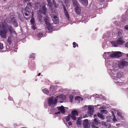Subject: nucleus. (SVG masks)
<instances>
[{
  "instance_id": "obj_32",
  "label": "nucleus",
  "mask_w": 128,
  "mask_h": 128,
  "mask_svg": "<svg viewBox=\"0 0 128 128\" xmlns=\"http://www.w3.org/2000/svg\"><path fill=\"white\" fill-rule=\"evenodd\" d=\"M70 118H71L70 115H68L66 117V119L67 122L70 120Z\"/></svg>"
},
{
  "instance_id": "obj_23",
  "label": "nucleus",
  "mask_w": 128,
  "mask_h": 128,
  "mask_svg": "<svg viewBox=\"0 0 128 128\" xmlns=\"http://www.w3.org/2000/svg\"><path fill=\"white\" fill-rule=\"evenodd\" d=\"M111 112L112 114V116L113 117V118L112 119V120L114 122H116L117 121V120L116 119V116L114 114L113 112L112 111Z\"/></svg>"
},
{
  "instance_id": "obj_40",
  "label": "nucleus",
  "mask_w": 128,
  "mask_h": 128,
  "mask_svg": "<svg viewBox=\"0 0 128 128\" xmlns=\"http://www.w3.org/2000/svg\"><path fill=\"white\" fill-rule=\"evenodd\" d=\"M34 19L32 18L30 20V21L32 24H34Z\"/></svg>"
},
{
  "instance_id": "obj_60",
  "label": "nucleus",
  "mask_w": 128,
  "mask_h": 128,
  "mask_svg": "<svg viewBox=\"0 0 128 128\" xmlns=\"http://www.w3.org/2000/svg\"><path fill=\"white\" fill-rule=\"evenodd\" d=\"M96 98L98 97V94H96Z\"/></svg>"
},
{
  "instance_id": "obj_15",
  "label": "nucleus",
  "mask_w": 128,
  "mask_h": 128,
  "mask_svg": "<svg viewBox=\"0 0 128 128\" xmlns=\"http://www.w3.org/2000/svg\"><path fill=\"white\" fill-rule=\"evenodd\" d=\"M63 8L64 9V14H65V16H66V18H67L68 20H69V16L68 14V13L67 12V10H66V9L64 5V6L63 7Z\"/></svg>"
},
{
  "instance_id": "obj_28",
  "label": "nucleus",
  "mask_w": 128,
  "mask_h": 128,
  "mask_svg": "<svg viewBox=\"0 0 128 128\" xmlns=\"http://www.w3.org/2000/svg\"><path fill=\"white\" fill-rule=\"evenodd\" d=\"M106 118L107 120L106 121L107 122H109L111 120V116H107L106 117Z\"/></svg>"
},
{
  "instance_id": "obj_33",
  "label": "nucleus",
  "mask_w": 128,
  "mask_h": 128,
  "mask_svg": "<svg viewBox=\"0 0 128 128\" xmlns=\"http://www.w3.org/2000/svg\"><path fill=\"white\" fill-rule=\"evenodd\" d=\"M93 110H88V115L90 116H91L92 114H93Z\"/></svg>"
},
{
  "instance_id": "obj_44",
  "label": "nucleus",
  "mask_w": 128,
  "mask_h": 128,
  "mask_svg": "<svg viewBox=\"0 0 128 128\" xmlns=\"http://www.w3.org/2000/svg\"><path fill=\"white\" fill-rule=\"evenodd\" d=\"M102 125L105 126H107L106 122H102Z\"/></svg>"
},
{
  "instance_id": "obj_30",
  "label": "nucleus",
  "mask_w": 128,
  "mask_h": 128,
  "mask_svg": "<svg viewBox=\"0 0 128 128\" xmlns=\"http://www.w3.org/2000/svg\"><path fill=\"white\" fill-rule=\"evenodd\" d=\"M60 96L61 98V99L62 100H64L66 98V96L63 94L60 95Z\"/></svg>"
},
{
  "instance_id": "obj_57",
  "label": "nucleus",
  "mask_w": 128,
  "mask_h": 128,
  "mask_svg": "<svg viewBox=\"0 0 128 128\" xmlns=\"http://www.w3.org/2000/svg\"><path fill=\"white\" fill-rule=\"evenodd\" d=\"M126 20L124 18L122 20V21L123 22H125L126 21Z\"/></svg>"
},
{
  "instance_id": "obj_26",
  "label": "nucleus",
  "mask_w": 128,
  "mask_h": 128,
  "mask_svg": "<svg viewBox=\"0 0 128 128\" xmlns=\"http://www.w3.org/2000/svg\"><path fill=\"white\" fill-rule=\"evenodd\" d=\"M100 111L101 113L103 114H106L108 112L106 110L104 109L100 110Z\"/></svg>"
},
{
  "instance_id": "obj_25",
  "label": "nucleus",
  "mask_w": 128,
  "mask_h": 128,
  "mask_svg": "<svg viewBox=\"0 0 128 128\" xmlns=\"http://www.w3.org/2000/svg\"><path fill=\"white\" fill-rule=\"evenodd\" d=\"M34 4H32V3L31 2H29L27 4V6L28 7H28H34Z\"/></svg>"
},
{
  "instance_id": "obj_45",
  "label": "nucleus",
  "mask_w": 128,
  "mask_h": 128,
  "mask_svg": "<svg viewBox=\"0 0 128 128\" xmlns=\"http://www.w3.org/2000/svg\"><path fill=\"white\" fill-rule=\"evenodd\" d=\"M124 28L125 30L128 31V25H126V26H124Z\"/></svg>"
},
{
  "instance_id": "obj_51",
  "label": "nucleus",
  "mask_w": 128,
  "mask_h": 128,
  "mask_svg": "<svg viewBox=\"0 0 128 128\" xmlns=\"http://www.w3.org/2000/svg\"><path fill=\"white\" fill-rule=\"evenodd\" d=\"M8 41L10 44L11 43V41H10V38H8Z\"/></svg>"
},
{
  "instance_id": "obj_42",
  "label": "nucleus",
  "mask_w": 128,
  "mask_h": 128,
  "mask_svg": "<svg viewBox=\"0 0 128 128\" xmlns=\"http://www.w3.org/2000/svg\"><path fill=\"white\" fill-rule=\"evenodd\" d=\"M3 47L2 44L0 42V49H2Z\"/></svg>"
},
{
  "instance_id": "obj_36",
  "label": "nucleus",
  "mask_w": 128,
  "mask_h": 128,
  "mask_svg": "<svg viewBox=\"0 0 128 128\" xmlns=\"http://www.w3.org/2000/svg\"><path fill=\"white\" fill-rule=\"evenodd\" d=\"M55 98L56 99L57 101L58 100L62 99L61 98L60 96V95L57 96Z\"/></svg>"
},
{
  "instance_id": "obj_20",
  "label": "nucleus",
  "mask_w": 128,
  "mask_h": 128,
  "mask_svg": "<svg viewBox=\"0 0 128 128\" xmlns=\"http://www.w3.org/2000/svg\"><path fill=\"white\" fill-rule=\"evenodd\" d=\"M73 5L74 6H76L79 5L78 1L77 0H72Z\"/></svg>"
},
{
  "instance_id": "obj_62",
  "label": "nucleus",
  "mask_w": 128,
  "mask_h": 128,
  "mask_svg": "<svg viewBox=\"0 0 128 128\" xmlns=\"http://www.w3.org/2000/svg\"><path fill=\"white\" fill-rule=\"evenodd\" d=\"M86 18V17L84 18H82V20H84V19Z\"/></svg>"
},
{
  "instance_id": "obj_63",
  "label": "nucleus",
  "mask_w": 128,
  "mask_h": 128,
  "mask_svg": "<svg viewBox=\"0 0 128 128\" xmlns=\"http://www.w3.org/2000/svg\"><path fill=\"white\" fill-rule=\"evenodd\" d=\"M104 0H100V2H101L104 1Z\"/></svg>"
},
{
  "instance_id": "obj_43",
  "label": "nucleus",
  "mask_w": 128,
  "mask_h": 128,
  "mask_svg": "<svg viewBox=\"0 0 128 128\" xmlns=\"http://www.w3.org/2000/svg\"><path fill=\"white\" fill-rule=\"evenodd\" d=\"M82 108L83 109L82 110H83V111L86 110H87V106H85L84 107H83Z\"/></svg>"
},
{
  "instance_id": "obj_35",
  "label": "nucleus",
  "mask_w": 128,
  "mask_h": 128,
  "mask_svg": "<svg viewBox=\"0 0 128 128\" xmlns=\"http://www.w3.org/2000/svg\"><path fill=\"white\" fill-rule=\"evenodd\" d=\"M117 114L118 116L121 117L122 116V114L121 112L118 111H117Z\"/></svg>"
},
{
  "instance_id": "obj_21",
  "label": "nucleus",
  "mask_w": 128,
  "mask_h": 128,
  "mask_svg": "<svg viewBox=\"0 0 128 128\" xmlns=\"http://www.w3.org/2000/svg\"><path fill=\"white\" fill-rule=\"evenodd\" d=\"M97 116L98 118H100L102 120H104L105 118L104 116L100 113H98Z\"/></svg>"
},
{
  "instance_id": "obj_1",
  "label": "nucleus",
  "mask_w": 128,
  "mask_h": 128,
  "mask_svg": "<svg viewBox=\"0 0 128 128\" xmlns=\"http://www.w3.org/2000/svg\"><path fill=\"white\" fill-rule=\"evenodd\" d=\"M108 72L110 75L113 80L118 85H121L123 84L122 81L120 79L123 75L122 72H119L118 73L116 72V71H114L111 68H108Z\"/></svg>"
},
{
  "instance_id": "obj_55",
  "label": "nucleus",
  "mask_w": 128,
  "mask_h": 128,
  "mask_svg": "<svg viewBox=\"0 0 128 128\" xmlns=\"http://www.w3.org/2000/svg\"><path fill=\"white\" fill-rule=\"evenodd\" d=\"M60 113V111H59V112H56L55 113V114H59Z\"/></svg>"
},
{
  "instance_id": "obj_53",
  "label": "nucleus",
  "mask_w": 128,
  "mask_h": 128,
  "mask_svg": "<svg viewBox=\"0 0 128 128\" xmlns=\"http://www.w3.org/2000/svg\"><path fill=\"white\" fill-rule=\"evenodd\" d=\"M125 46L126 47L128 48V42L125 44Z\"/></svg>"
},
{
  "instance_id": "obj_7",
  "label": "nucleus",
  "mask_w": 128,
  "mask_h": 128,
  "mask_svg": "<svg viewBox=\"0 0 128 128\" xmlns=\"http://www.w3.org/2000/svg\"><path fill=\"white\" fill-rule=\"evenodd\" d=\"M125 42L122 37L118 38L116 41H113L111 42L112 45L114 47H118V45H122Z\"/></svg>"
},
{
  "instance_id": "obj_50",
  "label": "nucleus",
  "mask_w": 128,
  "mask_h": 128,
  "mask_svg": "<svg viewBox=\"0 0 128 128\" xmlns=\"http://www.w3.org/2000/svg\"><path fill=\"white\" fill-rule=\"evenodd\" d=\"M79 96H77L75 98V99L76 100H78L79 99Z\"/></svg>"
},
{
  "instance_id": "obj_16",
  "label": "nucleus",
  "mask_w": 128,
  "mask_h": 128,
  "mask_svg": "<svg viewBox=\"0 0 128 128\" xmlns=\"http://www.w3.org/2000/svg\"><path fill=\"white\" fill-rule=\"evenodd\" d=\"M75 10L77 14H80V5L76 6Z\"/></svg>"
},
{
  "instance_id": "obj_4",
  "label": "nucleus",
  "mask_w": 128,
  "mask_h": 128,
  "mask_svg": "<svg viewBox=\"0 0 128 128\" xmlns=\"http://www.w3.org/2000/svg\"><path fill=\"white\" fill-rule=\"evenodd\" d=\"M128 65V62L125 60H121L118 63L117 62H114L111 68H112L114 71H117L119 68H122L125 66H126Z\"/></svg>"
},
{
  "instance_id": "obj_10",
  "label": "nucleus",
  "mask_w": 128,
  "mask_h": 128,
  "mask_svg": "<svg viewBox=\"0 0 128 128\" xmlns=\"http://www.w3.org/2000/svg\"><path fill=\"white\" fill-rule=\"evenodd\" d=\"M44 20L46 28L49 30H51L52 28V25L50 23L49 18L47 16L46 17Z\"/></svg>"
},
{
  "instance_id": "obj_38",
  "label": "nucleus",
  "mask_w": 128,
  "mask_h": 128,
  "mask_svg": "<svg viewBox=\"0 0 128 128\" xmlns=\"http://www.w3.org/2000/svg\"><path fill=\"white\" fill-rule=\"evenodd\" d=\"M122 31L121 30H120L118 32V36H121L122 34Z\"/></svg>"
},
{
  "instance_id": "obj_19",
  "label": "nucleus",
  "mask_w": 128,
  "mask_h": 128,
  "mask_svg": "<svg viewBox=\"0 0 128 128\" xmlns=\"http://www.w3.org/2000/svg\"><path fill=\"white\" fill-rule=\"evenodd\" d=\"M41 13H41L40 14L39 12H38V18L39 21L40 22V23L42 24V16L41 15Z\"/></svg>"
},
{
  "instance_id": "obj_46",
  "label": "nucleus",
  "mask_w": 128,
  "mask_h": 128,
  "mask_svg": "<svg viewBox=\"0 0 128 128\" xmlns=\"http://www.w3.org/2000/svg\"><path fill=\"white\" fill-rule=\"evenodd\" d=\"M34 55V54H31L30 55V57L32 58H34L35 57Z\"/></svg>"
},
{
  "instance_id": "obj_9",
  "label": "nucleus",
  "mask_w": 128,
  "mask_h": 128,
  "mask_svg": "<svg viewBox=\"0 0 128 128\" xmlns=\"http://www.w3.org/2000/svg\"><path fill=\"white\" fill-rule=\"evenodd\" d=\"M48 3V6L49 7V9L51 10L50 12V14L51 16L52 17V16H54L55 14V10L53 8V4L51 3L50 0H47Z\"/></svg>"
},
{
  "instance_id": "obj_29",
  "label": "nucleus",
  "mask_w": 128,
  "mask_h": 128,
  "mask_svg": "<svg viewBox=\"0 0 128 128\" xmlns=\"http://www.w3.org/2000/svg\"><path fill=\"white\" fill-rule=\"evenodd\" d=\"M94 122L95 124L96 125H98V124H100V123L98 122V120L96 118L94 119Z\"/></svg>"
},
{
  "instance_id": "obj_11",
  "label": "nucleus",
  "mask_w": 128,
  "mask_h": 128,
  "mask_svg": "<svg viewBox=\"0 0 128 128\" xmlns=\"http://www.w3.org/2000/svg\"><path fill=\"white\" fill-rule=\"evenodd\" d=\"M121 56V52H116L113 53H112L110 52V58H119Z\"/></svg>"
},
{
  "instance_id": "obj_5",
  "label": "nucleus",
  "mask_w": 128,
  "mask_h": 128,
  "mask_svg": "<svg viewBox=\"0 0 128 128\" xmlns=\"http://www.w3.org/2000/svg\"><path fill=\"white\" fill-rule=\"evenodd\" d=\"M110 52H105L104 53L103 57L106 60V65L107 66L108 69L111 68L112 66L111 65L112 63V62L111 61H110V60H106V59H109L110 58Z\"/></svg>"
},
{
  "instance_id": "obj_48",
  "label": "nucleus",
  "mask_w": 128,
  "mask_h": 128,
  "mask_svg": "<svg viewBox=\"0 0 128 128\" xmlns=\"http://www.w3.org/2000/svg\"><path fill=\"white\" fill-rule=\"evenodd\" d=\"M69 0H64V3L65 4H67L69 2Z\"/></svg>"
},
{
  "instance_id": "obj_3",
  "label": "nucleus",
  "mask_w": 128,
  "mask_h": 128,
  "mask_svg": "<svg viewBox=\"0 0 128 128\" xmlns=\"http://www.w3.org/2000/svg\"><path fill=\"white\" fill-rule=\"evenodd\" d=\"M34 5V7L35 9H39L38 11V13L39 12L40 14L42 13L44 14H46L47 10L46 7V4H45L41 3L40 2H37Z\"/></svg>"
},
{
  "instance_id": "obj_37",
  "label": "nucleus",
  "mask_w": 128,
  "mask_h": 128,
  "mask_svg": "<svg viewBox=\"0 0 128 128\" xmlns=\"http://www.w3.org/2000/svg\"><path fill=\"white\" fill-rule=\"evenodd\" d=\"M88 110H93L94 108H93L91 106H88Z\"/></svg>"
},
{
  "instance_id": "obj_17",
  "label": "nucleus",
  "mask_w": 128,
  "mask_h": 128,
  "mask_svg": "<svg viewBox=\"0 0 128 128\" xmlns=\"http://www.w3.org/2000/svg\"><path fill=\"white\" fill-rule=\"evenodd\" d=\"M79 1L84 6H86L88 5V0H79Z\"/></svg>"
},
{
  "instance_id": "obj_56",
  "label": "nucleus",
  "mask_w": 128,
  "mask_h": 128,
  "mask_svg": "<svg viewBox=\"0 0 128 128\" xmlns=\"http://www.w3.org/2000/svg\"><path fill=\"white\" fill-rule=\"evenodd\" d=\"M68 124L69 125H71L72 124V123L70 121L68 122Z\"/></svg>"
},
{
  "instance_id": "obj_13",
  "label": "nucleus",
  "mask_w": 128,
  "mask_h": 128,
  "mask_svg": "<svg viewBox=\"0 0 128 128\" xmlns=\"http://www.w3.org/2000/svg\"><path fill=\"white\" fill-rule=\"evenodd\" d=\"M78 115V113L76 110L72 111V115H70L71 118L74 120H76V116Z\"/></svg>"
},
{
  "instance_id": "obj_52",
  "label": "nucleus",
  "mask_w": 128,
  "mask_h": 128,
  "mask_svg": "<svg viewBox=\"0 0 128 128\" xmlns=\"http://www.w3.org/2000/svg\"><path fill=\"white\" fill-rule=\"evenodd\" d=\"M83 100V99H82V98H81V97H80L79 96V100H79V101H82Z\"/></svg>"
},
{
  "instance_id": "obj_8",
  "label": "nucleus",
  "mask_w": 128,
  "mask_h": 128,
  "mask_svg": "<svg viewBox=\"0 0 128 128\" xmlns=\"http://www.w3.org/2000/svg\"><path fill=\"white\" fill-rule=\"evenodd\" d=\"M57 102L56 99L52 96L48 100V104L49 106H53Z\"/></svg>"
},
{
  "instance_id": "obj_47",
  "label": "nucleus",
  "mask_w": 128,
  "mask_h": 128,
  "mask_svg": "<svg viewBox=\"0 0 128 128\" xmlns=\"http://www.w3.org/2000/svg\"><path fill=\"white\" fill-rule=\"evenodd\" d=\"M92 128H98V126H96L94 124L92 125Z\"/></svg>"
},
{
  "instance_id": "obj_64",
  "label": "nucleus",
  "mask_w": 128,
  "mask_h": 128,
  "mask_svg": "<svg viewBox=\"0 0 128 128\" xmlns=\"http://www.w3.org/2000/svg\"><path fill=\"white\" fill-rule=\"evenodd\" d=\"M126 56L127 57H128V54H126Z\"/></svg>"
},
{
  "instance_id": "obj_12",
  "label": "nucleus",
  "mask_w": 128,
  "mask_h": 128,
  "mask_svg": "<svg viewBox=\"0 0 128 128\" xmlns=\"http://www.w3.org/2000/svg\"><path fill=\"white\" fill-rule=\"evenodd\" d=\"M83 125L84 128H90V124L88 119H85L83 121Z\"/></svg>"
},
{
  "instance_id": "obj_61",
  "label": "nucleus",
  "mask_w": 128,
  "mask_h": 128,
  "mask_svg": "<svg viewBox=\"0 0 128 128\" xmlns=\"http://www.w3.org/2000/svg\"><path fill=\"white\" fill-rule=\"evenodd\" d=\"M88 21V20H85V21H84V22H86Z\"/></svg>"
},
{
  "instance_id": "obj_59",
  "label": "nucleus",
  "mask_w": 128,
  "mask_h": 128,
  "mask_svg": "<svg viewBox=\"0 0 128 128\" xmlns=\"http://www.w3.org/2000/svg\"><path fill=\"white\" fill-rule=\"evenodd\" d=\"M97 117L96 116V114H94V118H96Z\"/></svg>"
},
{
  "instance_id": "obj_39",
  "label": "nucleus",
  "mask_w": 128,
  "mask_h": 128,
  "mask_svg": "<svg viewBox=\"0 0 128 128\" xmlns=\"http://www.w3.org/2000/svg\"><path fill=\"white\" fill-rule=\"evenodd\" d=\"M37 35L38 37L40 38V37H42V33H40V32H39L38 34Z\"/></svg>"
},
{
  "instance_id": "obj_6",
  "label": "nucleus",
  "mask_w": 128,
  "mask_h": 128,
  "mask_svg": "<svg viewBox=\"0 0 128 128\" xmlns=\"http://www.w3.org/2000/svg\"><path fill=\"white\" fill-rule=\"evenodd\" d=\"M22 12L24 16V18L26 20H29L30 16V8L29 7L26 6L22 9Z\"/></svg>"
},
{
  "instance_id": "obj_14",
  "label": "nucleus",
  "mask_w": 128,
  "mask_h": 128,
  "mask_svg": "<svg viewBox=\"0 0 128 128\" xmlns=\"http://www.w3.org/2000/svg\"><path fill=\"white\" fill-rule=\"evenodd\" d=\"M11 22L13 24L14 26L16 27L18 26V22L14 18H11Z\"/></svg>"
},
{
  "instance_id": "obj_58",
  "label": "nucleus",
  "mask_w": 128,
  "mask_h": 128,
  "mask_svg": "<svg viewBox=\"0 0 128 128\" xmlns=\"http://www.w3.org/2000/svg\"><path fill=\"white\" fill-rule=\"evenodd\" d=\"M29 1V0H24V2H28Z\"/></svg>"
},
{
  "instance_id": "obj_54",
  "label": "nucleus",
  "mask_w": 128,
  "mask_h": 128,
  "mask_svg": "<svg viewBox=\"0 0 128 128\" xmlns=\"http://www.w3.org/2000/svg\"><path fill=\"white\" fill-rule=\"evenodd\" d=\"M53 18H54V19H56L57 18V17L56 16L54 15L53 16Z\"/></svg>"
},
{
  "instance_id": "obj_18",
  "label": "nucleus",
  "mask_w": 128,
  "mask_h": 128,
  "mask_svg": "<svg viewBox=\"0 0 128 128\" xmlns=\"http://www.w3.org/2000/svg\"><path fill=\"white\" fill-rule=\"evenodd\" d=\"M58 110L60 111L62 113L64 114L65 112V109L63 106H61L58 107Z\"/></svg>"
},
{
  "instance_id": "obj_31",
  "label": "nucleus",
  "mask_w": 128,
  "mask_h": 128,
  "mask_svg": "<svg viewBox=\"0 0 128 128\" xmlns=\"http://www.w3.org/2000/svg\"><path fill=\"white\" fill-rule=\"evenodd\" d=\"M74 98V96L72 95H70V101L71 102H73V100Z\"/></svg>"
},
{
  "instance_id": "obj_27",
  "label": "nucleus",
  "mask_w": 128,
  "mask_h": 128,
  "mask_svg": "<svg viewBox=\"0 0 128 128\" xmlns=\"http://www.w3.org/2000/svg\"><path fill=\"white\" fill-rule=\"evenodd\" d=\"M54 23L55 24H58L59 23V20L58 19H53Z\"/></svg>"
},
{
  "instance_id": "obj_24",
  "label": "nucleus",
  "mask_w": 128,
  "mask_h": 128,
  "mask_svg": "<svg viewBox=\"0 0 128 128\" xmlns=\"http://www.w3.org/2000/svg\"><path fill=\"white\" fill-rule=\"evenodd\" d=\"M42 90L44 93L46 94H48L49 92L48 90L46 88L43 89Z\"/></svg>"
},
{
  "instance_id": "obj_22",
  "label": "nucleus",
  "mask_w": 128,
  "mask_h": 128,
  "mask_svg": "<svg viewBox=\"0 0 128 128\" xmlns=\"http://www.w3.org/2000/svg\"><path fill=\"white\" fill-rule=\"evenodd\" d=\"M82 118H78L76 122L77 124L78 125H80L82 124V121L80 120Z\"/></svg>"
},
{
  "instance_id": "obj_34",
  "label": "nucleus",
  "mask_w": 128,
  "mask_h": 128,
  "mask_svg": "<svg viewBox=\"0 0 128 128\" xmlns=\"http://www.w3.org/2000/svg\"><path fill=\"white\" fill-rule=\"evenodd\" d=\"M32 28L34 30H35L36 29V25L34 24H32Z\"/></svg>"
},
{
  "instance_id": "obj_41",
  "label": "nucleus",
  "mask_w": 128,
  "mask_h": 128,
  "mask_svg": "<svg viewBox=\"0 0 128 128\" xmlns=\"http://www.w3.org/2000/svg\"><path fill=\"white\" fill-rule=\"evenodd\" d=\"M73 46L74 48H75L76 47V45H77V46L78 47V44H76L75 42H73Z\"/></svg>"
},
{
  "instance_id": "obj_49",
  "label": "nucleus",
  "mask_w": 128,
  "mask_h": 128,
  "mask_svg": "<svg viewBox=\"0 0 128 128\" xmlns=\"http://www.w3.org/2000/svg\"><path fill=\"white\" fill-rule=\"evenodd\" d=\"M54 5L55 7L56 8H57L59 6L58 4L57 3H55Z\"/></svg>"
},
{
  "instance_id": "obj_2",
  "label": "nucleus",
  "mask_w": 128,
  "mask_h": 128,
  "mask_svg": "<svg viewBox=\"0 0 128 128\" xmlns=\"http://www.w3.org/2000/svg\"><path fill=\"white\" fill-rule=\"evenodd\" d=\"M10 30V32L12 34H16L15 32L10 26H8L7 24L4 23L0 24V35L2 38H6V33L8 31Z\"/></svg>"
}]
</instances>
